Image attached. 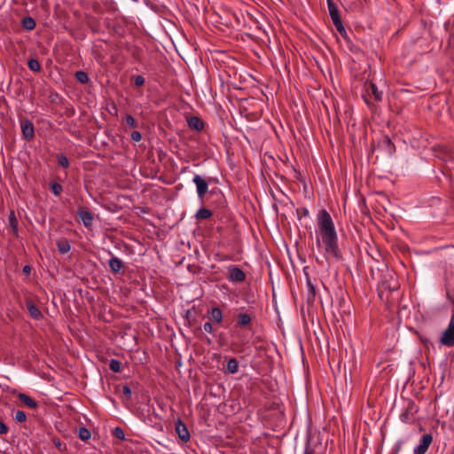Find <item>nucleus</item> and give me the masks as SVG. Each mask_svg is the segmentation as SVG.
<instances>
[{
	"mask_svg": "<svg viewBox=\"0 0 454 454\" xmlns=\"http://www.w3.org/2000/svg\"><path fill=\"white\" fill-rule=\"evenodd\" d=\"M316 243L318 249L324 251V259H340L341 254L338 246V236L332 216L325 209H321L317 215L316 230Z\"/></svg>",
	"mask_w": 454,
	"mask_h": 454,
	"instance_id": "1",
	"label": "nucleus"
},
{
	"mask_svg": "<svg viewBox=\"0 0 454 454\" xmlns=\"http://www.w3.org/2000/svg\"><path fill=\"white\" fill-rule=\"evenodd\" d=\"M440 343L446 347L454 346V313L451 315L449 325L440 338Z\"/></svg>",
	"mask_w": 454,
	"mask_h": 454,
	"instance_id": "2",
	"label": "nucleus"
},
{
	"mask_svg": "<svg viewBox=\"0 0 454 454\" xmlns=\"http://www.w3.org/2000/svg\"><path fill=\"white\" fill-rule=\"evenodd\" d=\"M196 186L197 195L200 200H203L208 191V184L204 177L200 175H195L192 179Z\"/></svg>",
	"mask_w": 454,
	"mask_h": 454,
	"instance_id": "3",
	"label": "nucleus"
},
{
	"mask_svg": "<svg viewBox=\"0 0 454 454\" xmlns=\"http://www.w3.org/2000/svg\"><path fill=\"white\" fill-rule=\"evenodd\" d=\"M432 442H433L432 434H424L420 440L419 444L414 448L413 453L414 454H425L427 451Z\"/></svg>",
	"mask_w": 454,
	"mask_h": 454,
	"instance_id": "4",
	"label": "nucleus"
},
{
	"mask_svg": "<svg viewBox=\"0 0 454 454\" xmlns=\"http://www.w3.org/2000/svg\"><path fill=\"white\" fill-rule=\"evenodd\" d=\"M229 280L231 282H242L246 278L244 271L237 267L236 265H231L228 267Z\"/></svg>",
	"mask_w": 454,
	"mask_h": 454,
	"instance_id": "5",
	"label": "nucleus"
},
{
	"mask_svg": "<svg viewBox=\"0 0 454 454\" xmlns=\"http://www.w3.org/2000/svg\"><path fill=\"white\" fill-rule=\"evenodd\" d=\"M175 429L181 440L184 442L190 440V433L188 431V428L180 419H177V420L176 421Z\"/></svg>",
	"mask_w": 454,
	"mask_h": 454,
	"instance_id": "6",
	"label": "nucleus"
},
{
	"mask_svg": "<svg viewBox=\"0 0 454 454\" xmlns=\"http://www.w3.org/2000/svg\"><path fill=\"white\" fill-rule=\"evenodd\" d=\"M21 132L27 140H31L35 136L34 125L29 120L21 121Z\"/></svg>",
	"mask_w": 454,
	"mask_h": 454,
	"instance_id": "7",
	"label": "nucleus"
},
{
	"mask_svg": "<svg viewBox=\"0 0 454 454\" xmlns=\"http://www.w3.org/2000/svg\"><path fill=\"white\" fill-rule=\"evenodd\" d=\"M78 215L85 227H87V228L91 227L92 223H93V215L90 212L84 210V209H80L78 211Z\"/></svg>",
	"mask_w": 454,
	"mask_h": 454,
	"instance_id": "8",
	"label": "nucleus"
},
{
	"mask_svg": "<svg viewBox=\"0 0 454 454\" xmlns=\"http://www.w3.org/2000/svg\"><path fill=\"white\" fill-rule=\"evenodd\" d=\"M188 126L190 129L200 131L204 129V122L203 121L197 116H192L187 121Z\"/></svg>",
	"mask_w": 454,
	"mask_h": 454,
	"instance_id": "9",
	"label": "nucleus"
},
{
	"mask_svg": "<svg viewBox=\"0 0 454 454\" xmlns=\"http://www.w3.org/2000/svg\"><path fill=\"white\" fill-rule=\"evenodd\" d=\"M108 264L114 273H118L123 268V262L116 256H112Z\"/></svg>",
	"mask_w": 454,
	"mask_h": 454,
	"instance_id": "10",
	"label": "nucleus"
},
{
	"mask_svg": "<svg viewBox=\"0 0 454 454\" xmlns=\"http://www.w3.org/2000/svg\"><path fill=\"white\" fill-rule=\"evenodd\" d=\"M381 147L386 151V153L389 155H392L395 152V145L391 142V139L388 136H385L380 141Z\"/></svg>",
	"mask_w": 454,
	"mask_h": 454,
	"instance_id": "11",
	"label": "nucleus"
},
{
	"mask_svg": "<svg viewBox=\"0 0 454 454\" xmlns=\"http://www.w3.org/2000/svg\"><path fill=\"white\" fill-rule=\"evenodd\" d=\"M326 1H327L328 12H329L332 20L334 21V20L340 19V17L339 15L338 7L335 4V3L333 2V0H326Z\"/></svg>",
	"mask_w": 454,
	"mask_h": 454,
	"instance_id": "12",
	"label": "nucleus"
},
{
	"mask_svg": "<svg viewBox=\"0 0 454 454\" xmlns=\"http://www.w3.org/2000/svg\"><path fill=\"white\" fill-rule=\"evenodd\" d=\"M19 399L27 407L35 409L37 407V403L26 394H19Z\"/></svg>",
	"mask_w": 454,
	"mask_h": 454,
	"instance_id": "13",
	"label": "nucleus"
},
{
	"mask_svg": "<svg viewBox=\"0 0 454 454\" xmlns=\"http://www.w3.org/2000/svg\"><path fill=\"white\" fill-rule=\"evenodd\" d=\"M57 247L60 254H67L70 251V244L66 239L57 240Z\"/></svg>",
	"mask_w": 454,
	"mask_h": 454,
	"instance_id": "14",
	"label": "nucleus"
},
{
	"mask_svg": "<svg viewBox=\"0 0 454 454\" xmlns=\"http://www.w3.org/2000/svg\"><path fill=\"white\" fill-rule=\"evenodd\" d=\"M239 363L236 358H230L226 364V372L234 374L238 372Z\"/></svg>",
	"mask_w": 454,
	"mask_h": 454,
	"instance_id": "15",
	"label": "nucleus"
},
{
	"mask_svg": "<svg viewBox=\"0 0 454 454\" xmlns=\"http://www.w3.org/2000/svg\"><path fill=\"white\" fill-rule=\"evenodd\" d=\"M210 318L215 323H221L223 321V312L222 310L215 307L209 311Z\"/></svg>",
	"mask_w": 454,
	"mask_h": 454,
	"instance_id": "16",
	"label": "nucleus"
},
{
	"mask_svg": "<svg viewBox=\"0 0 454 454\" xmlns=\"http://www.w3.org/2000/svg\"><path fill=\"white\" fill-rule=\"evenodd\" d=\"M27 309H28L30 316L34 319H39L42 317V313H41L40 309L32 302L27 303Z\"/></svg>",
	"mask_w": 454,
	"mask_h": 454,
	"instance_id": "17",
	"label": "nucleus"
},
{
	"mask_svg": "<svg viewBox=\"0 0 454 454\" xmlns=\"http://www.w3.org/2000/svg\"><path fill=\"white\" fill-rule=\"evenodd\" d=\"M22 27L27 31H31L35 27V21L31 17H26L22 20Z\"/></svg>",
	"mask_w": 454,
	"mask_h": 454,
	"instance_id": "18",
	"label": "nucleus"
},
{
	"mask_svg": "<svg viewBox=\"0 0 454 454\" xmlns=\"http://www.w3.org/2000/svg\"><path fill=\"white\" fill-rule=\"evenodd\" d=\"M211 215H212V212L209 209L205 208V207L200 208L196 213V218L201 219V220L208 219L211 217Z\"/></svg>",
	"mask_w": 454,
	"mask_h": 454,
	"instance_id": "19",
	"label": "nucleus"
},
{
	"mask_svg": "<svg viewBox=\"0 0 454 454\" xmlns=\"http://www.w3.org/2000/svg\"><path fill=\"white\" fill-rule=\"evenodd\" d=\"M250 322H251V317L248 314L241 313L239 315V317H238V325H239L245 326V325H249Z\"/></svg>",
	"mask_w": 454,
	"mask_h": 454,
	"instance_id": "20",
	"label": "nucleus"
},
{
	"mask_svg": "<svg viewBox=\"0 0 454 454\" xmlns=\"http://www.w3.org/2000/svg\"><path fill=\"white\" fill-rule=\"evenodd\" d=\"M333 25L335 26L337 31L343 36V37H346L347 36V31L341 22V20L340 18L333 21Z\"/></svg>",
	"mask_w": 454,
	"mask_h": 454,
	"instance_id": "21",
	"label": "nucleus"
},
{
	"mask_svg": "<svg viewBox=\"0 0 454 454\" xmlns=\"http://www.w3.org/2000/svg\"><path fill=\"white\" fill-rule=\"evenodd\" d=\"M27 67L30 70L39 72L41 70V65L35 59H30L27 61Z\"/></svg>",
	"mask_w": 454,
	"mask_h": 454,
	"instance_id": "22",
	"label": "nucleus"
},
{
	"mask_svg": "<svg viewBox=\"0 0 454 454\" xmlns=\"http://www.w3.org/2000/svg\"><path fill=\"white\" fill-rule=\"evenodd\" d=\"M75 78L80 83H82V84H85L89 82V76H88L87 73H85L83 71H77L75 73Z\"/></svg>",
	"mask_w": 454,
	"mask_h": 454,
	"instance_id": "23",
	"label": "nucleus"
},
{
	"mask_svg": "<svg viewBox=\"0 0 454 454\" xmlns=\"http://www.w3.org/2000/svg\"><path fill=\"white\" fill-rule=\"evenodd\" d=\"M109 368L114 372H119L121 369V362L117 359H111L109 363Z\"/></svg>",
	"mask_w": 454,
	"mask_h": 454,
	"instance_id": "24",
	"label": "nucleus"
},
{
	"mask_svg": "<svg viewBox=\"0 0 454 454\" xmlns=\"http://www.w3.org/2000/svg\"><path fill=\"white\" fill-rule=\"evenodd\" d=\"M78 436L81 440L86 441L90 438L91 434L86 427H80Z\"/></svg>",
	"mask_w": 454,
	"mask_h": 454,
	"instance_id": "25",
	"label": "nucleus"
},
{
	"mask_svg": "<svg viewBox=\"0 0 454 454\" xmlns=\"http://www.w3.org/2000/svg\"><path fill=\"white\" fill-rule=\"evenodd\" d=\"M369 89L372 91V94L373 95L374 98L378 101L381 100V95L382 93L378 90L377 86L374 83H370Z\"/></svg>",
	"mask_w": 454,
	"mask_h": 454,
	"instance_id": "26",
	"label": "nucleus"
},
{
	"mask_svg": "<svg viewBox=\"0 0 454 454\" xmlns=\"http://www.w3.org/2000/svg\"><path fill=\"white\" fill-rule=\"evenodd\" d=\"M57 159L59 165L62 168H67L69 166V160L64 154H59Z\"/></svg>",
	"mask_w": 454,
	"mask_h": 454,
	"instance_id": "27",
	"label": "nucleus"
},
{
	"mask_svg": "<svg viewBox=\"0 0 454 454\" xmlns=\"http://www.w3.org/2000/svg\"><path fill=\"white\" fill-rule=\"evenodd\" d=\"M113 434L120 440L125 439V433L120 427H116L114 428Z\"/></svg>",
	"mask_w": 454,
	"mask_h": 454,
	"instance_id": "28",
	"label": "nucleus"
},
{
	"mask_svg": "<svg viewBox=\"0 0 454 454\" xmlns=\"http://www.w3.org/2000/svg\"><path fill=\"white\" fill-rule=\"evenodd\" d=\"M51 192H53V194H55L57 196L59 195L62 192V186L58 183L51 184Z\"/></svg>",
	"mask_w": 454,
	"mask_h": 454,
	"instance_id": "29",
	"label": "nucleus"
},
{
	"mask_svg": "<svg viewBox=\"0 0 454 454\" xmlns=\"http://www.w3.org/2000/svg\"><path fill=\"white\" fill-rule=\"evenodd\" d=\"M400 420L403 423H410L411 418H410V411L407 409L405 411L402 412L400 414Z\"/></svg>",
	"mask_w": 454,
	"mask_h": 454,
	"instance_id": "30",
	"label": "nucleus"
},
{
	"mask_svg": "<svg viewBox=\"0 0 454 454\" xmlns=\"http://www.w3.org/2000/svg\"><path fill=\"white\" fill-rule=\"evenodd\" d=\"M15 419L18 421V422H24L26 421L27 419V415L24 411H16L15 413Z\"/></svg>",
	"mask_w": 454,
	"mask_h": 454,
	"instance_id": "31",
	"label": "nucleus"
},
{
	"mask_svg": "<svg viewBox=\"0 0 454 454\" xmlns=\"http://www.w3.org/2000/svg\"><path fill=\"white\" fill-rule=\"evenodd\" d=\"M125 121L129 127L135 128L137 126L136 120L131 115H126Z\"/></svg>",
	"mask_w": 454,
	"mask_h": 454,
	"instance_id": "32",
	"label": "nucleus"
},
{
	"mask_svg": "<svg viewBox=\"0 0 454 454\" xmlns=\"http://www.w3.org/2000/svg\"><path fill=\"white\" fill-rule=\"evenodd\" d=\"M134 84L137 87L144 85L145 78L142 75H137L134 77Z\"/></svg>",
	"mask_w": 454,
	"mask_h": 454,
	"instance_id": "33",
	"label": "nucleus"
},
{
	"mask_svg": "<svg viewBox=\"0 0 454 454\" xmlns=\"http://www.w3.org/2000/svg\"><path fill=\"white\" fill-rule=\"evenodd\" d=\"M130 137L135 142H139L142 139V135L139 131H132L130 134Z\"/></svg>",
	"mask_w": 454,
	"mask_h": 454,
	"instance_id": "34",
	"label": "nucleus"
},
{
	"mask_svg": "<svg viewBox=\"0 0 454 454\" xmlns=\"http://www.w3.org/2000/svg\"><path fill=\"white\" fill-rule=\"evenodd\" d=\"M9 220H10V224L11 226L14 229L16 228V224H17V219L15 217V215L13 212H11L10 215H9Z\"/></svg>",
	"mask_w": 454,
	"mask_h": 454,
	"instance_id": "35",
	"label": "nucleus"
},
{
	"mask_svg": "<svg viewBox=\"0 0 454 454\" xmlns=\"http://www.w3.org/2000/svg\"><path fill=\"white\" fill-rule=\"evenodd\" d=\"M203 329L205 332L208 333H213L214 330H213V325L210 322H206L204 325H203Z\"/></svg>",
	"mask_w": 454,
	"mask_h": 454,
	"instance_id": "36",
	"label": "nucleus"
},
{
	"mask_svg": "<svg viewBox=\"0 0 454 454\" xmlns=\"http://www.w3.org/2000/svg\"><path fill=\"white\" fill-rule=\"evenodd\" d=\"M302 454H316L315 450L310 447L309 443L307 442Z\"/></svg>",
	"mask_w": 454,
	"mask_h": 454,
	"instance_id": "37",
	"label": "nucleus"
},
{
	"mask_svg": "<svg viewBox=\"0 0 454 454\" xmlns=\"http://www.w3.org/2000/svg\"><path fill=\"white\" fill-rule=\"evenodd\" d=\"M122 393L128 398H129L131 396V394H132L131 389L128 386H124L122 387Z\"/></svg>",
	"mask_w": 454,
	"mask_h": 454,
	"instance_id": "38",
	"label": "nucleus"
},
{
	"mask_svg": "<svg viewBox=\"0 0 454 454\" xmlns=\"http://www.w3.org/2000/svg\"><path fill=\"white\" fill-rule=\"evenodd\" d=\"M7 432H8V428H7L6 425L3 421L0 420V434H5Z\"/></svg>",
	"mask_w": 454,
	"mask_h": 454,
	"instance_id": "39",
	"label": "nucleus"
},
{
	"mask_svg": "<svg viewBox=\"0 0 454 454\" xmlns=\"http://www.w3.org/2000/svg\"><path fill=\"white\" fill-rule=\"evenodd\" d=\"M308 286H309L310 291L312 292V294H315V287L311 285V283L309 281L308 282Z\"/></svg>",
	"mask_w": 454,
	"mask_h": 454,
	"instance_id": "40",
	"label": "nucleus"
},
{
	"mask_svg": "<svg viewBox=\"0 0 454 454\" xmlns=\"http://www.w3.org/2000/svg\"><path fill=\"white\" fill-rule=\"evenodd\" d=\"M23 271L25 273H29L30 272V267L26 265L24 268H23Z\"/></svg>",
	"mask_w": 454,
	"mask_h": 454,
	"instance_id": "41",
	"label": "nucleus"
},
{
	"mask_svg": "<svg viewBox=\"0 0 454 454\" xmlns=\"http://www.w3.org/2000/svg\"><path fill=\"white\" fill-rule=\"evenodd\" d=\"M55 446L59 449L61 447V442L59 441L56 442Z\"/></svg>",
	"mask_w": 454,
	"mask_h": 454,
	"instance_id": "42",
	"label": "nucleus"
},
{
	"mask_svg": "<svg viewBox=\"0 0 454 454\" xmlns=\"http://www.w3.org/2000/svg\"><path fill=\"white\" fill-rule=\"evenodd\" d=\"M317 262H320L321 264L324 263L323 260L322 261L317 260Z\"/></svg>",
	"mask_w": 454,
	"mask_h": 454,
	"instance_id": "43",
	"label": "nucleus"
}]
</instances>
